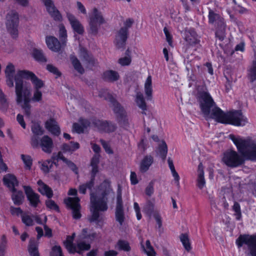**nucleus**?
Returning a JSON list of instances; mask_svg holds the SVG:
<instances>
[{"instance_id": "1", "label": "nucleus", "mask_w": 256, "mask_h": 256, "mask_svg": "<svg viewBox=\"0 0 256 256\" xmlns=\"http://www.w3.org/2000/svg\"><path fill=\"white\" fill-rule=\"evenodd\" d=\"M196 99L202 113L206 116L210 114L217 122L230 124L237 126H244L248 120L241 110H234L225 113L218 107L210 94L206 92L198 91Z\"/></svg>"}, {"instance_id": "2", "label": "nucleus", "mask_w": 256, "mask_h": 256, "mask_svg": "<svg viewBox=\"0 0 256 256\" xmlns=\"http://www.w3.org/2000/svg\"><path fill=\"white\" fill-rule=\"evenodd\" d=\"M229 137L242 156L232 150L226 152L222 161L228 166L238 167L243 164L245 160L256 161V142L250 138H243L240 136H236L232 134Z\"/></svg>"}, {"instance_id": "3", "label": "nucleus", "mask_w": 256, "mask_h": 256, "mask_svg": "<svg viewBox=\"0 0 256 256\" xmlns=\"http://www.w3.org/2000/svg\"><path fill=\"white\" fill-rule=\"evenodd\" d=\"M91 216L88 217L90 223L95 222L96 224L102 221L101 212H106L108 208V198L102 194L96 196L94 192L90 194Z\"/></svg>"}, {"instance_id": "4", "label": "nucleus", "mask_w": 256, "mask_h": 256, "mask_svg": "<svg viewBox=\"0 0 256 256\" xmlns=\"http://www.w3.org/2000/svg\"><path fill=\"white\" fill-rule=\"evenodd\" d=\"M105 99L109 102L112 107L113 111L116 115V120L120 124L126 126L128 124L126 112L123 106L110 94H107Z\"/></svg>"}, {"instance_id": "5", "label": "nucleus", "mask_w": 256, "mask_h": 256, "mask_svg": "<svg viewBox=\"0 0 256 256\" xmlns=\"http://www.w3.org/2000/svg\"><path fill=\"white\" fill-rule=\"evenodd\" d=\"M236 243L238 248H241L244 244L248 246V254L256 256V234H240L236 240Z\"/></svg>"}, {"instance_id": "6", "label": "nucleus", "mask_w": 256, "mask_h": 256, "mask_svg": "<svg viewBox=\"0 0 256 256\" xmlns=\"http://www.w3.org/2000/svg\"><path fill=\"white\" fill-rule=\"evenodd\" d=\"M15 92L16 94V101L18 104L30 102V89L24 86V80L17 79L15 82Z\"/></svg>"}, {"instance_id": "7", "label": "nucleus", "mask_w": 256, "mask_h": 256, "mask_svg": "<svg viewBox=\"0 0 256 256\" xmlns=\"http://www.w3.org/2000/svg\"><path fill=\"white\" fill-rule=\"evenodd\" d=\"M6 24L8 31L12 38H16L18 34L19 16L18 13L14 10L6 14Z\"/></svg>"}, {"instance_id": "8", "label": "nucleus", "mask_w": 256, "mask_h": 256, "mask_svg": "<svg viewBox=\"0 0 256 256\" xmlns=\"http://www.w3.org/2000/svg\"><path fill=\"white\" fill-rule=\"evenodd\" d=\"M17 79L30 80L34 86V89L40 90L44 85L42 80L40 79L33 72L28 70H18L15 75V82Z\"/></svg>"}, {"instance_id": "9", "label": "nucleus", "mask_w": 256, "mask_h": 256, "mask_svg": "<svg viewBox=\"0 0 256 256\" xmlns=\"http://www.w3.org/2000/svg\"><path fill=\"white\" fill-rule=\"evenodd\" d=\"M106 21L102 12L96 8H94L91 15L90 16L88 22L90 32L93 35H96L101 24H104Z\"/></svg>"}, {"instance_id": "10", "label": "nucleus", "mask_w": 256, "mask_h": 256, "mask_svg": "<svg viewBox=\"0 0 256 256\" xmlns=\"http://www.w3.org/2000/svg\"><path fill=\"white\" fill-rule=\"evenodd\" d=\"M31 130L32 133L30 138L31 146L34 148H38L39 147L40 136L44 134V130L40 124L36 122H32Z\"/></svg>"}, {"instance_id": "11", "label": "nucleus", "mask_w": 256, "mask_h": 256, "mask_svg": "<svg viewBox=\"0 0 256 256\" xmlns=\"http://www.w3.org/2000/svg\"><path fill=\"white\" fill-rule=\"evenodd\" d=\"M80 200L78 197L68 198L64 200V203L67 206L72 210L73 218L76 220L80 219L82 214L80 212Z\"/></svg>"}, {"instance_id": "12", "label": "nucleus", "mask_w": 256, "mask_h": 256, "mask_svg": "<svg viewBox=\"0 0 256 256\" xmlns=\"http://www.w3.org/2000/svg\"><path fill=\"white\" fill-rule=\"evenodd\" d=\"M91 246L84 241L77 242L76 244H74L72 241L68 242L66 248L70 254L78 253L82 254L83 252L90 250Z\"/></svg>"}, {"instance_id": "13", "label": "nucleus", "mask_w": 256, "mask_h": 256, "mask_svg": "<svg viewBox=\"0 0 256 256\" xmlns=\"http://www.w3.org/2000/svg\"><path fill=\"white\" fill-rule=\"evenodd\" d=\"M46 42L48 48L54 52H59L66 46H62V42H60L57 38L54 36H46Z\"/></svg>"}, {"instance_id": "14", "label": "nucleus", "mask_w": 256, "mask_h": 256, "mask_svg": "<svg viewBox=\"0 0 256 256\" xmlns=\"http://www.w3.org/2000/svg\"><path fill=\"white\" fill-rule=\"evenodd\" d=\"M23 187L30 206L36 208L40 202V195L36 193L30 186H24Z\"/></svg>"}, {"instance_id": "15", "label": "nucleus", "mask_w": 256, "mask_h": 256, "mask_svg": "<svg viewBox=\"0 0 256 256\" xmlns=\"http://www.w3.org/2000/svg\"><path fill=\"white\" fill-rule=\"evenodd\" d=\"M128 35L126 28H120L116 36V44L118 48H124Z\"/></svg>"}, {"instance_id": "16", "label": "nucleus", "mask_w": 256, "mask_h": 256, "mask_svg": "<svg viewBox=\"0 0 256 256\" xmlns=\"http://www.w3.org/2000/svg\"><path fill=\"white\" fill-rule=\"evenodd\" d=\"M46 10L50 16L55 20H60L62 18V15L60 12L56 8L54 2L52 0H42Z\"/></svg>"}, {"instance_id": "17", "label": "nucleus", "mask_w": 256, "mask_h": 256, "mask_svg": "<svg viewBox=\"0 0 256 256\" xmlns=\"http://www.w3.org/2000/svg\"><path fill=\"white\" fill-rule=\"evenodd\" d=\"M66 17L73 30L78 34H83L84 32V28L75 16L68 12L66 14Z\"/></svg>"}, {"instance_id": "18", "label": "nucleus", "mask_w": 256, "mask_h": 256, "mask_svg": "<svg viewBox=\"0 0 256 256\" xmlns=\"http://www.w3.org/2000/svg\"><path fill=\"white\" fill-rule=\"evenodd\" d=\"M94 124L102 132H112L116 128L114 124L106 120H96L94 122Z\"/></svg>"}, {"instance_id": "19", "label": "nucleus", "mask_w": 256, "mask_h": 256, "mask_svg": "<svg viewBox=\"0 0 256 256\" xmlns=\"http://www.w3.org/2000/svg\"><path fill=\"white\" fill-rule=\"evenodd\" d=\"M184 40L190 45H196L200 42L198 36L194 28H190L185 30L184 32Z\"/></svg>"}, {"instance_id": "20", "label": "nucleus", "mask_w": 256, "mask_h": 256, "mask_svg": "<svg viewBox=\"0 0 256 256\" xmlns=\"http://www.w3.org/2000/svg\"><path fill=\"white\" fill-rule=\"evenodd\" d=\"M39 146L42 148L44 152L48 154L51 153L53 148L52 139L48 136H44L42 138H40Z\"/></svg>"}, {"instance_id": "21", "label": "nucleus", "mask_w": 256, "mask_h": 256, "mask_svg": "<svg viewBox=\"0 0 256 256\" xmlns=\"http://www.w3.org/2000/svg\"><path fill=\"white\" fill-rule=\"evenodd\" d=\"M15 71L14 66L12 64L10 63L6 66L5 70V74L6 77V83L10 88H12L14 86V80H15V76L14 72Z\"/></svg>"}, {"instance_id": "22", "label": "nucleus", "mask_w": 256, "mask_h": 256, "mask_svg": "<svg viewBox=\"0 0 256 256\" xmlns=\"http://www.w3.org/2000/svg\"><path fill=\"white\" fill-rule=\"evenodd\" d=\"M80 56L84 60L88 66H94L96 64V60L91 54H90L87 50L83 47L80 49Z\"/></svg>"}, {"instance_id": "23", "label": "nucleus", "mask_w": 256, "mask_h": 256, "mask_svg": "<svg viewBox=\"0 0 256 256\" xmlns=\"http://www.w3.org/2000/svg\"><path fill=\"white\" fill-rule=\"evenodd\" d=\"M46 128L54 136H58L60 134V130L57 122L54 118H50L45 123Z\"/></svg>"}, {"instance_id": "24", "label": "nucleus", "mask_w": 256, "mask_h": 256, "mask_svg": "<svg viewBox=\"0 0 256 256\" xmlns=\"http://www.w3.org/2000/svg\"><path fill=\"white\" fill-rule=\"evenodd\" d=\"M4 183L8 187L11 188L12 192H16V186L18 185V182L16 177L12 174H8L3 178Z\"/></svg>"}, {"instance_id": "25", "label": "nucleus", "mask_w": 256, "mask_h": 256, "mask_svg": "<svg viewBox=\"0 0 256 256\" xmlns=\"http://www.w3.org/2000/svg\"><path fill=\"white\" fill-rule=\"evenodd\" d=\"M102 77L104 81L112 82L118 80L120 76L117 72L113 70H107L104 72Z\"/></svg>"}, {"instance_id": "26", "label": "nucleus", "mask_w": 256, "mask_h": 256, "mask_svg": "<svg viewBox=\"0 0 256 256\" xmlns=\"http://www.w3.org/2000/svg\"><path fill=\"white\" fill-rule=\"evenodd\" d=\"M37 184L39 186L38 191L42 194L46 195L48 198H50L52 197V190L48 186L44 183L41 180H38Z\"/></svg>"}, {"instance_id": "27", "label": "nucleus", "mask_w": 256, "mask_h": 256, "mask_svg": "<svg viewBox=\"0 0 256 256\" xmlns=\"http://www.w3.org/2000/svg\"><path fill=\"white\" fill-rule=\"evenodd\" d=\"M154 162V158L150 155L146 156L140 164V170L142 172H146Z\"/></svg>"}, {"instance_id": "28", "label": "nucleus", "mask_w": 256, "mask_h": 256, "mask_svg": "<svg viewBox=\"0 0 256 256\" xmlns=\"http://www.w3.org/2000/svg\"><path fill=\"white\" fill-rule=\"evenodd\" d=\"M144 92L146 97L147 100H152V77L149 76L146 81L144 84Z\"/></svg>"}, {"instance_id": "29", "label": "nucleus", "mask_w": 256, "mask_h": 256, "mask_svg": "<svg viewBox=\"0 0 256 256\" xmlns=\"http://www.w3.org/2000/svg\"><path fill=\"white\" fill-rule=\"evenodd\" d=\"M168 150V148L166 142L165 141L162 140V143L158 145L156 152L160 156L162 160L164 161L166 157Z\"/></svg>"}, {"instance_id": "30", "label": "nucleus", "mask_w": 256, "mask_h": 256, "mask_svg": "<svg viewBox=\"0 0 256 256\" xmlns=\"http://www.w3.org/2000/svg\"><path fill=\"white\" fill-rule=\"evenodd\" d=\"M28 250L30 256H40L38 244L34 238L30 240Z\"/></svg>"}, {"instance_id": "31", "label": "nucleus", "mask_w": 256, "mask_h": 256, "mask_svg": "<svg viewBox=\"0 0 256 256\" xmlns=\"http://www.w3.org/2000/svg\"><path fill=\"white\" fill-rule=\"evenodd\" d=\"M70 58L74 70L81 74H84V70L76 56L74 55L71 54Z\"/></svg>"}, {"instance_id": "32", "label": "nucleus", "mask_w": 256, "mask_h": 256, "mask_svg": "<svg viewBox=\"0 0 256 256\" xmlns=\"http://www.w3.org/2000/svg\"><path fill=\"white\" fill-rule=\"evenodd\" d=\"M136 102L138 106L144 111L142 113L146 114L144 111L147 110V106L143 94L140 92L137 93Z\"/></svg>"}, {"instance_id": "33", "label": "nucleus", "mask_w": 256, "mask_h": 256, "mask_svg": "<svg viewBox=\"0 0 256 256\" xmlns=\"http://www.w3.org/2000/svg\"><path fill=\"white\" fill-rule=\"evenodd\" d=\"M32 55L34 58L38 62H47L46 58L41 50L34 48Z\"/></svg>"}, {"instance_id": "34", "label": "nucleus", "mask_w": 256, "mask_h": 256, "mask_svg": "<svg viewBox=\"0 0 256 256\" xmlns=\"http://www.w3.org/2000/svg\"><path fill=\"white\" fill-rule=\"evenodd\" d=\"M12 198L14 201V204L16 205L20 206L22 203L23 200L24 198V194L22 191H17L16 190V192H12Z\"/></svg>"}, {"instance_id": "35", "label": "nucleus", "mask_w": 256, "mask_h": 256, "mask_svg": "<svg viewBox=\"0 0 256 256\" xmlns=\"http://www.w3.org/2000/svg\"><path fill=\"white\" fill-rule=\"evenodd\" d=\"M116 247L119 250H123L126 252H130L131 247L130 246L129 242L125 240H120L118 241Z\"/></svg>"}, {"instance_id": "36", "label": "nucleus", "mask_w": 256, "mask_h": 256, "mask_svg": "<svg viewBox=\"0 0 256 256\" xmlns=\"http://www.w3.org/2000/svg\"><path fill=\"white\" fill-rule=\"evenodd\" d=\"M248 78L250 82L256 80V60H254L250 68L248 70Z\"/></svg>"}, {"instance_id": "37", "label": "nucleus", "mask_w": 256, "mask_h": 256, "mask_svg": "<svg viewBox=\"0 0 256 256\" xmlns=\"http://www.w3.org/2000/svg\"><path fill=\"white\" fill-rule=\"evenodd\" d=\"M115 218L120 226L123 225L125 220L124 208H116Z\"/></svg>"}, {"instance_id": "38", "label": "nucleus", "mask_w": 256, "mask_h": 256, "mask_svg": "<svg viewBox=\"0 0 256 256\" xmlns=\"http://www.w3.org/2000/svg\"><path fill=\"white\" fill-rule=\"evenodd\" d=\"M180 238L185 250L188 252L192 250V246L188 234L186 233L182 234L180 236Z\"/></svg>"}, {"instance_id": "39", "label": "nucleus", "mask_w": 256, "mask_h": 256, "mask_svg": "<svg viewBox=\"0 0 256 256\" xmlns=\"http://www.w3.org/2000/svg\"><path fill=\"white\" fill-rule=\"evenodd\" d=\"M100 190L102 192L100 194L108 196L110 193V191L112 190L110 188V184L109 182L106 180H104L100 186Z\"/></svg>"}, {"instance_id": "40", "label": "nucleus", "mask_w": 256, "mask_h": 256, "mask_svg": "<svg viewBox=\"0 0 256 256\" xmlns=\"http://www.w3.org/2000/svg\"><path fill=\"white\" fill-rule=\"evenodd\" d=\"M58 34L60 42H62V46H66L67 42V32L63 24H61L60 26Z\"/></svg>"}, {"instance_id": "41", "label": "nucleus", "mask_w": 256, "mask_h": 256, "mask_svg": "<svg viewBox=\"0 0 256 256\" xmlns=\"http://www.w3.org/2000/svg\"><path fill=\"white\" fill-rule=\"evenodd\" d=\"M201 164L198 166L199 172L197 180V186L200 189H202L206 184L205 180L204 178V172L203 170H200V166Z\"/></svg>"}, {"instance_id": "42", "label": "nucleus", "mask_w": 256, "mask_h": 256, "mask_svg": "<svg viewBox=\"0 0 256 256\" xmlns=\"http://www.w3.org/2000/svg\"><path fill=\"white\" fill-rule=\"evenodd\" d=\"M208 18L209 23L213 24L214 22H216L218 20H220L222 16H220L218 14L216 13L212 10L210 9Z\"/></svg>"}, {"instance_id": "43", "label": "nucleus", "mask_w": 256, "mask_h": 256, "mask_svg": "<svg viewBox=\"0 0 256 256\" xmlns=\"http://www.w3.org/2000/svg\"><path fill=\"white\" fill-rule=\"evenodd\" d=\"M146 248H145L143 245L142 246V247L148 256H156V253L154 250V248L151 246L150 241L149 240H147L146 241Z\"/></svg>"}, {"instance_id": "44", "label": "nucleus", "mask_w": 256, "mask_h": 256, "mask_svg": "<svg viewBox=\"0 0 256 256\" xmlns=\"http://www.w3.org/2000/svg\"><path fill=\"white\" fill-rule=\"evenodd\" d=\"M154 204L150 200L147 201L144 208V212L148 216H150L154 213Z\"/></svg>"}, {"instance_id": "45", "label": "nucleus", "mask_w": 256, "mask_h": 256, "mask_svg": "<svg viewBox=\"0 0 256 256\" xmlns=\"http://www.w3.org/2000/svg\"><path fill=\"white\" fill-rule=\"evenodd\" d=\"M232 210L234 212V215L237 220H240L242 218V212L240 204L236 202H234V206L232 208Z\"/></svg>"}, {"instance_id": "46", "label": "nucleus", "mask_w": 256, "mask_h": 256, "mask_svg": "<svg viewBox=\"0 0 256 256\" xmlns=\"http://www.w3.org/2000/svg\"><path fill=\"white\" fill-rule=\"evenodd\" d=\"M21 158L24 162L26 168L30 170L32 165V159L30 156L28 155L22 154Z\"/></svg>"}, {"instance_id": "47", "label": "nucleus", "mask_w": 256, "mask_h": 256, "mask_svg": "<svg viewBox=\"0 0 256 256\" xmlns=\"http://www.w3.org/2000/svg\"><path fill=\"white\" fill-rule=\"evenodd\" d=\"M0 102L2 106V109L4 110H6L8 108V104L7 102V100L6 96L2 90L0 88Z\"/></svg>"}, {"instance_id": "48", "label": "nucleus", "mask_w": 256, "mask_h": 256, "mask_svg": "<svg viewBox=\"0 0 256 256\" xmlns=\"http://www.w3.org/2000/svg\"><path fill=\"white\" fill-rule=\"evenodd\" d=\"M7 240L5 235L2 236L0 243V256H4V252L6 246Z\"/></svg>"}, {"instance_id": "49", "label": "nucleus", "mask_w": 256, "mask_h": 256, "mask_svg": "<svg viewBox=\"0 0 256 256\" xmlns=\"http://www.w3.org/2000/svg\"><path fill=\"white\" fill-rule=\"evenodd\" d=\"M50 256H64L61 247L59 246H53L50 253Z\"/></svg>"}, {"instance_id": "50", "label": "nucleus", "mask_w": 256, "mask_h": 256, "mask_svg": "<svg viewBox=\"0 0 256 256\" xmlns=\"http://www.w3.org/2000/svg\"><path fill=\"white\" fill-rule=\"evenodd\" d=\"M46 70L50 72L55 74L57 77L60 76L62 73L58 70V68L51 64H48L46 66Z\"/></svg>"}, {"instance_id": "51", "label": "nucleus", "mask_w": 256, "mask_h": 256, "mask_svg": "<svg viewBox=\"0 0 256 256\" xmlns=\"http://www.w3.org/2000/svg\"><path fill=\"white\" fill-rule=\"evenodd\" d=\"M22 222L26 226H32L34 224V222L32 218L28 215L22 214Z\"/></svg>"}, {"instance_id": "52", "label": "nucleus", "mask_w": 256, "mask_h": 256, "mask_svg": "<svg viewBox=\"0 0 256 256\" xmlns=\"http://www.w3.org/2000/svg\"><path fill=\"white\" fill-rule=\"evenodd\" d=\"M215 36L220 41L222 42L226 38V29H216Z\"/></svg>"}, {"instance_id": "53", "label": "nucleus", "mask_w": 256, "mask_h": 256, "mask_svg": "<svg viewBox=\"0 0 256 256\" xmlns=\"http://www.w3.org/2000/svg\"><path fill=\"white\" fill-rule=\"evenodd\" d=\"M42 99V93L40 90L34 89L32 100L34 102H40Z\"/></svg>"}, {"instance_id": "54", "label": "nucleus", "mask_w": 256, "mask_h": 256, "mask_svg": "<svg viewBox=\"0 0 256 256\" xmlns=\"http://www.w3.org/2000/svg\"><path fill=\"white\" fill-rule=\"evenodd\" d=\"M46 205L48 208L51 210H54L57 212L60 211L58 206L55 203L54 200H46Z\"/></svg>"}, {"instance_id": "55", "label": "nucleus", "mask_w": 256, "mask_h": 256, "mask_svg": "<svg viewBox=\"0 0 256 256\" xmlns=\"http://www.w3.org/2000/svg\"><path fill=\"white\" fill-rule=\"evenodd\" d=\"M131 57H124L118 60V63L122 66H128L131 63Z\"/></svg>"}, {"instance_id": "56", "label": "nucleus", "mask_w": 256, "mask_h": 256, "mask_svg": "<svg viewBox=\"0 0 256 256\" xmlns=\"http://www.w3.org/2000/svg\"><path fill=\"white\" fill-rule=\"evenodd\" d=\"M66 164V165L68 166V167L74 172L76 174H78V168L76 166L71 160H68L64 162Z\"/></svg>"}, {"instance_id": "57", "label": "nucleus", "mask_w": 256, "mask_h": 256, "mask_svg": "<svg viewBox=\"0 0 256 256\" xmlns=\"http://www.w3.org/2000/svg\"><path fill=\"white\" fill-rule=\"evenodd\" d=\"M164 33L165 34V36H166V41L168 42V44L170 46H172V36L170 34V33L168 30V28L166 27L164 28Z\"/></svg>"}, {"instance_id": "58", "label": "nucleus", "mask_w": 256, "mask_h": 256, "mask_svg": "<svg viewBox=\"0 0 256 256\" xmlns=\"http://www.w3.org/2000/svg\"><path fill=\"white\" fill-rule=\"evenodd\" d=\"M146 194L147 196H150L154 193V183L151 182L149 183L148 185L146 188Z\"/></svg>"}, {"instance_id": "59", "label": "nucleus", "mask_w": 256, "mask_h": 256, "mask_svg": "<svg viewBox=\"0 0 256 256\" xmlns=\"http://www.w3.org/2000/svg\"><path fill=\"white\" fill-rule=\"evenodd\" d=\"M101 144L103 148L104 149L106 152L108 154H113V151L111 149L109 144L104 140H101Z\"/></svg>"}, {"instance_id": "60", "label": "nucleus", "mask_w": 256, "mask_h": 256, "mask_svg": "<svg viewBox=\"0 0 256 256\" xmlns=\"http://www.w3.org/2000/svg\"><path fill=\"white\" fill-rule=\"evenodd\" d=\"M78 122L81 124L84 130L90 126V124L89 120L83 118H80Z\"/></svg>"}, {"instance_id": "61", "label": "nucleus", "mask_w": 256, "mask_h": 256, "mask_svg": "<svg viewBox=\"0 0 256 256\" xmlns=\"http://www.w3.org/2000/svg\"><path fill=\"white\" fill-rule=\"evenodd\" d=\"M72 126L75 132L78 134H82L84 132V128L80 123H74Z\"/></svg>"}, {"instance_id": "62", "label": "nucleus", "mask_w": 256, "mask_h": 256, "mask_svg": "<svg viewBox=\"0 0 256 256\" xmlns=\"http://www.w3.org/2000/svg\"><path fill=\"white\" fill-rule=\"evenodd\" d=\"M50 163V160H48L44 162L42 164L41 170L45 173H48L50 172L48 164Z\"/></svg>"}, {"instance_id": "63", "label": "nucleus", "mask_w": 256, "mask_h": 256, "mask_svg": "<svg viewBox=\"0 0 256 256\" xmlns=\"http://www.w3.org/2000/svg\"><path fill=\"white\" fill-rule=\"evenodd\" d=\"M217 25L216 29H226V25L223 18H221L216 22Z\"/></svg>"}, {"instance_id": "64", "label": "nucleus", "mask_w": 256, "mask_h": 256, "mask_svg": "<svg viewBox=\"0 0 256 256\" xmlns=\"http://www.w3.org/2000/svg\"><path fill=\"white\" fill-rule=\"evenodd\" d=\"M100 162V156L95 154L93 156L90 160L91 166H98Z\"/></svg>"}]
</instances>
